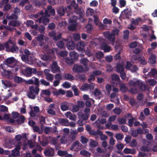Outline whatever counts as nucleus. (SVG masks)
<instances>
[{"label": "nucleus", "mask_w": 157, "mask_h": 157, "mask_svg": "<svg viewBox=\"0 0 157 157\" xmlns=\"http://www.w3.org/2000/svg\"><path fill=\"white\" fill-rule=\"evenodd\" d=\"M157 75V71L155 68L151 69L150 72H149L147 75L150 77H154Z\"/></svg>", "instance_id": "30"}, {"label": "nucleus", "mask_w": 157, "mask_h": 157, "mask_svg": "<svg viewBox=\"0 0 157 157\" xmlns=\"http://www.w3.org/2000/svg\"><path fill=\"white\" fill-rule=\"evenodd\" d=\"M67 10V8L64 7L63 6H61L58 9L57 13L59 15L63 16L64 15Z\"/></svg>", "instance_id": "21"}, {"label": "nucleus", "mask_w": 157, "mask_h": 157, "mask_svg": "<svg viewBox=\"0 0 157 157\" xmlns=\"http://www.w3.org/2000/svg\"><path fill=\"white\" fill-rule=\"evenodd\" d=\"M124 13L125 17L128 18L130 17L131 15V12L130 9H125L122 13Z\"/></svg>", "instance_id": "28"}, {"label": "nucleus", "mask_w": 157, "mask_h": 157, "mask_svg": "<svg viewBox=\"0 0 157 157\" xmlns=\"http://www.w3.org/2000/svg\"><path fill=\"white\" fill-rule=\"evenodd\" d=\"M135 81L136 84V88H139L143 91L144 90L146 89V86L143 84L141 80H138Z\"/></svg>", "instance_id": "18"}, {"label": "nucleus", "mask_w": 157, "mask_h": 157, "mask_svg": "<svg viewBox=\"0 0 157 157\" xmlns=\"http://www.w3.org/2000/svg\"><path fill=\"white\" fill-rule=\"evenodd\" d=\"M48 40V38L46 37L45 38L44 40L45 42L43 43L39 44L40 46L42 47L43 49L46 51L48 52V51L49 50L50 53H53V51L51 49H49V46L48 44V42L47 41Z\"/></svg>", "instance_id": "8"}, {"label": "nucleus", "mask_w": 157, "mask_h": 157, "mask_svg": "<svg viewBox=\"0 0 157 157\" xmlns=\"http://www.w3.org/2000/svg\"><path fill=\"white\" fill-rule=\"evenodd\" d=\"M6 18L9 20H17L18 19V17L17 15L15 14L14 13H13V14H11V15H10L9 16H6Z\"/></svg>", "instance_id": "37"}, {"label": "nucleus", "mask_w": 157, "mask_h": 157, "mask_svg": "<svg viewBox=\"0 0 157 157\" xmlns=\"http://www.w3.org/2000/svg\"><path fill=\"white\" fill-rule=\"evenodd\" d=\"M66 62L68 64H71L73 63V59L71 57H67L65 59Z\"/></svg>", "instance_id": "56"}, {"label": "nucleus", "mask_w": 157, "mask_h": 157, "mask_svg": "<svg viewBox=\"0 0 157 157\" xmlns=\"http://www.w3.org/2000/svg\"><path fill=\"white\" fill-rule=\"evenodd\" d=\"M84 113L90 116V113L91 112L90 109L89 108H85L83 110Z\"/></svg>", "instance_id": "64"}, {"label": "nucleus", "mask_w": 157, "mask_h": 157, "mask_svg": "<svg viewBox=\"0 0 157 157\" xmlns=\"http://www.w3.org/2000/svg\"><path fill=\"white\" fill-rule=\"evenodd\" d=\"M65 117L69 119L75 121L76 120L77 117L75 114L72 113L70 111L66 112L65 114Z\"/></svg>", "instance_id": "17"}, {"label": "nucleus", "mask_w": 157, "mask_h": 157, "mask_svg": "<svg viewBox=\"0 0 157 157\" xmlns=\"http://www.w3.org/2000/svg\"><path fill=\"white\" fill-rule=\"evenodd\" d=\"M96 56L98 59H101L103 57L104 54L101 52H98L96 54Z\"/></svg>", "instance_id": "55"}, {"label": "nucleus", "mask_w": 157, "mask_h": 157, "mask_svg": "<svg viewBox=\"0 0 157 157\" xmlns=\"http://www.w3.org/2000/svg\"><path fill=\"white\" fill-rule=\"evenodd\" d=\"M72 70L73 72L75 73H79L83 71V68L81 65L78 64H75L73 67Z\"/></svg>", "instance_id": "11"}, {"label": "nucleus", "mask_w": 157, "mask_h": 157, "mask_svg": "<svg viewBox=\"0 0 157 157\" xmlns=\"http://www.w3.org/2000/svg\"><path fill=\"white\" fill-rule=\"evenodd\" d=\"M22 73L27 77H29L33 74H36V69L35 68L26 67L25 70H22Z\"/></svg>", "instance_id": "3"}, {"label": "nucleus", "mask_w": 157, "mask_h": 157, "mask_svg": "<svg viewBox=\"0 0 157 157\" xmlns=\"http://www.w3.org/2000/svg\"><path fill=\"white\" fill-rule=\"evenodd\" d=\"M105 52H109L111 50V48L110 46L106 45L102 46Z\"/></svg>", "instance_id": "63"}, {"label": "nucleus", "mask_w": 157, "mask_h": 157, "mask_svg": "<svg viewBox=\"0 0 157 157\" xmlns=\"http://www.w3.org/2000/svg\"><path fill=\"white\" fill-rule=\"evenodd\" d=\"M40 89L38 86H30L29 87L28 91L27 92L28 97L30 99H34L36 95L39 93Z\"/></svg>", "instance_id": "2"}, {"label": "nucleus", "mask_w": 157, "mask_h": 157, "mask_svg": "<svg viewBox=\"0 0 157 157\" xmlns=\"http://www.w3.org/2000/svg\"><path fill=\"white\" fill-rule=\"evenodd\" d=\"M6 62L7 66L13 68L12 70L13 71L16 72L20 68L17 61L13 57L7 58L6 60Z\"/></svg>", "instance_id": "1"}, {"label": "nucleus", "mask_w": 157, "mask_h": 157, "mask_svg": "<svg viewBox=\"0 0 157 157\" xmlns=\"http://www.w3.org/2000/svg\"><path fill=\"white\" fill-rule=\"evenodd\" d=\"M103 35L104 36L111 42L112 44H114L115 42V37L113 33L107 31L104 32Z\"/></svg>", "instance_id": "4"}, {"label": "nucleus", "mask_w": 157, "mask_h": 157, "mask_svg": "<svg viewBox=\"0 0 157 157\" xmlns=\"http://www.w3.org/2000/svg\"><path fill=\"white\" fill-rule=\"evenodd\" d=\"M51 132L52 133H54L55 134H58V131L57 130V128L55 126H53L52 127H51Z\"/></svg>", "instance_id": "51"}, {"label": "nucleus", "mask_w": 157, "mask_h": 157, "mask_svg": "<svg viewBox=\"0 0 157 157\" xmlns=\"http://www.w3.org/2000/svg\"><path fill=\"white\" fill-rule=\"evenodd\" d=\"M76 79L77 80H81L84 81L86 79L85 75L82 74H78L76 76Z\"/></svg>", "instance_id": "32"}, {"label": "nucleus", "mask_w": 157, "mask_h": 157, "mask_svg": "<svg viewBox=\"0 0 157 157\" xmlns=\"http://www.w3.org/2000/svg\"><path fill=\"white\" fill-rule=\"evenodd\" d=\"M90 141L89 143V145L90 147H97L98 144V143L96 140L93 139H90Z\"/></svg>", "instance_id": "35"}, {"label": "nucleus", "mask_w": 157, "mask_h": 157, "mask_svg": "<svg viewBox=\"0 0 157 157\" xmlns=\"http://www.w3.org/2000/svg\"><path fill=\"white\" fill-rule=\"evenodd\" d=\"M80 141L83 144H86L89 141L88 139L85 136L81 135L80 136Z\"/></svg>", "instance_id": "29"}, {"label": "nucleus", "mask_w": 157, "mask_h": 157, "mask_svg": "<svg viewBox=\"0 0 157 157\" xmlns=\"http://www.w3.org/2000/svg\"><path fill=\"white\" fill-rule=\"evenodd\" d=\"M120 87V90L123 92H125L128 90L127 87L125 86L124 83H121L119 84Z\"/></svg>", "instance_id": "36"}, {"label": "nucleus", "mask_w": 157, "mask_h": 157, "mask_svg": "<svg viewBox=\"0 0 157 157\" xmlns=\"http://www.w3.org/2000/svg\"><path fill=\"white\" fill-rule=\"evenodd\" d=\"M69 55L72 59H75L78 56V54L75 51H72L70 52Z\"/></svg>", "instance_id": "48"}, {"label": "nucleus", "mask_w": 157, "mask_h": 157, "mask_svg": "<svg viewBox=\"0 0 157 157\" xmlns=\"http://www.w3.org/2000/svg\"><path fill=\"white\" fill-rule=\"evenodd\" d=\"M51 71L53 73H55L60 71L59 67L57 65V63L56 61H54L51 65Z\"/></svg>", "instance_id": "12"}, {"label": "nucleus", "mask_w": 157, "mask_h": 157, "mask_svg": "<svg viewBox=\"0 0 157 157\" xmlns=\"http://www.w3.org/2000/svg\"><path fill=\"white\" fill-rule=\"evenodd\" d=\"M77 19L78 17L76 16H74L69 18V22L71 23L75 22Z\"/></svg>", "instance_id": "53"}, {"label": "nucleus", "mask_w": 157, "mask_h": 157, "mask_svg": "<svg viewBox=\"0 0 157 157\" xmlns=\"http://www.w3.org/2000/svg\"><path fill=\"white\" fill-rule=\"evenodd\" d=\"M44 13L48 17H50V15L54 16L55 14V12L54 9L52 8V6H48L47 9L45 10Z\"/></svg>", "instance_id": "10"}, {"label": "nucleus", "mask_w": 157, "mask_h": 157, "mask_svg": "<svg viewBox=\"0 0 157 157\" xmlns=\"http://www.w3.org/2000/svg\"><path fill=\"white\" fill-rule=\"evenodd\" d=\"M100 131V130H98L96 131H95L94 130H91L89 132V133L90 135L97 136L98 135Z\"/></svg>", "instance_id": "52"}, {"label": "nucleus", "mask_w": 157, "mask_h": 157, "mask_svg": "<svg viewBox=\"0 0 157 157\" xmlns=\"http://www.w3.org/2000/svg\"><path fill=\"white\" fill-rule=\"evenodd\" d=\"M123 152L125 154H135L136 151L134 149H130L128 148H125L123 150Z\"/></svg>", "instance_id": "22"}, {"label": "nucleus", "mask_w": 157, "mask_h": 157, "mask_svg": "<svg viewBox=\"0 0 157 157\" xmlns=\"http://www.w3.org/2000/svg\"><path fill=\"white\" fill-rule=\"evenodd\" d=\"M33 129L34 132H38L39 134H41L43 132V130L42 129H40L38 126H34L33 127Z\"/></svg>", "instance_id": "47"}, {"label": "nucleus", "mask_w": 157, "mask_h": 157, "mask_svg": "<svg viewBox=\"0 0 157 157\" xmlns=\"http://www.w3.org/2000/svg\"><path fill=\"white\" fill-rule=\"evenodd\" d=\"M98 135L100 136V139L102 141H106V140L108 139V137L105 135L102 134V132L100 131Z\"/></svg>", "instance_id": "38"}, {"label": "nucleus", "mask_w": 157, "mask_h": 157, "mask_svg": "<svg viewBox=\"0 0 157 157\" xmlns=\"http://www.w3.org/2000/svg\"><path fill=\"white\" fill-rule=\"evenodd\" d=\"M124 68L123 66L121 65L118 64L116 67V71L117 72L121 73L124 71Z\"/></svg>", "instance_id": "41"}, {"label": "nucleus", "mask_w": 157, "mask_h": 157, "mask_svg": "<svg viewBox=\"0 0 157 157\" xmlns=\"http://www.w3.org/2000/svg\"><path fill=\"white\" fill-rule=\"evenodd\" d=\"M62 35L60 32L57 33L55 30L50 32L49 35L50 36L53 37V39L55 41H57L60 39Z\"/></svg>", "instance_id": "7"}, {"label": "nucleus", "mask_w": 157, "mask_h": 157, "mask_svg": "<svg viewBox=\"0 0 157 157\" xmlns=\"http://www.w3.org/2000/svg\"><path fill=\"white\" fill-rule=\"evenodd\" d=\"M80 62L82 64L86 67V68L85 71H88V68L86 67V66H87L89 60L87 59V58H82L80 60Z\"/></svg>", "instance_id": "25"}, {"label": "nucleus", "mask_w": 157, "mask_h": 157, "mask_svg": "<svg viewBox=\"0 0 157 157\" xmlns=\"http://www.w3.org/2000/svg\"><path fill=\"white\" fill-rule=\"evenodd\" d=\"M22 143L19 142L18 144L16 145L15 148L12 151L11 155L13 156H20V150L21 148Z\"/></svg>", "instance_id": "6"}, {"label": "nucleus", "mask_w": 157, "mask_h": 157, "mask_svg": "<svg viewBox=\"0 0 157 157\" xmlns=\"http://www.w3.org/2000/svg\"><path fill=\"white\" fill-rule=\"evenodd\" d=\"M94 95L96 96H98L99 99H100L101 97V91L98 89H96L94 92Z\"/></svg>", "instance_id": "40"}, {"label": "nucleus", "mask_w": 157, "mask_h": 157, "mask_svg": "<svg viewBox=\"0 0 157 157\" xmlns=\"http://www.w3.org/2000/svg\"><path fill=\"white\" fill-rule=\"evenodd\" d=\"M36 39L38 41L39 44L43 43L45 42V40H44V36L42 34L39 35L37 37Z\"/></svg>", "instance_id": "44"}, {"label": "nucleus", "mask_w": 157, "mask_h": 157, "mask_svg": "<svg viewBox=\"0 0 157 157\" xmlns=\"http://www.w3.org/2000/svg\"><path fill=\"white\" fill-rule=\"evenodd\" d=\"M126 120L127 117H126L119 118L117 119V121L120 124H125Z\"/></svg>", "instance_id": "46"}, {"label": "nucleus", "mask_w": 157, "mask_h": 157, "mask_svg": "<svg viewBox=\"0 0 157 157\" xmlns=\"http://www.w3.org/2000/svg\"><path fill=\"white\" fill-rule=\"evenodd\" d=\"M80 154L85 157H90L91 154L90 152L85 150H82L80 151Z\"/></svg>", "instance_id": "31"}, {"label": "nucleus", "mask_w": 157, "mask_h": 157, "mask_svg": "<svg viewBox=\"0 0 157 157\" xmlns=\"http://www.w3.org/2000/svg\"><path fill=\"white\" fill-rule=\"evenodd\" d=\"M40 56L41 59L44 61H50L52 59L51 57L48 55L40 54Z\"/></svg>", "instance_id": "27"}, {"label": "nucleus", "mask_w": 157, "mask_h": 157, "mask_svg": "<svg viewBox=\"0 0 157 157\" xmlns=\"http://www.w3.org/2000/svg\"><path fill=\"white\" fill-rule=\"evenodd\" d=\"M85 46V44L82 41H79L77 44V49L79 51L83 52L85 50L84 47Z\"/></svg>", "instance_id": "16"}, {"label": "nucleus", "mask_w": 157, "mask_h": 157, "mask_svg": "<svg viewBox=\"0 0 157 157\" xmlns=\"http://www.w3.org/2000/svg\"><path fill=\"white\" fill-rule=\"evenodd\" d=\"M4 28L6 30L10 32L13 31V30L14 29L13 28H11L10 26H8V25L6 26L2 25L0 26V29H2Z\"/></svg>", "instance_id": "50"}, {"label": "nucleus", "mask_w": 157, "mask_h": 157, "mask_svg": "<svg viewBox=\"0 0 157 157\" xmlns=\"http://www.w3.org/2000/svg\"><path fill=\"white\" fill-rule=\"evenodd\" d=\"M60 123L63 125H68L69 121L67 119H61L59 120Z\"/></svg>", "instance_id": "43"}, {"label": "nucleus", "mask_w": 157, "mask_h": 157, "mask_svg": "<svg viewBox=\"0 0 157 157\" xmlns=\"http://www.w3.org/2000/svg\"><path fill=\"white\" fill-rule=\"evenodd\" d=\"M111 79L113 80L116 81H118L120 80L119 76L116 74L111 75Z\"/></svg>", "instance_id": "49"}, {"label": "nucleus", "mask_w": 157, "mask_h": 157, "mask_svg": "<svg viewBox=\"0 0 157 157\" xmlns=\"http://www.w3.org/2000/svg\"><path fill=\"white\" fill-rule=\"evenodd\" d=\"M32 78L33 80V84L36 86H38L39 85V79L34 77H33Z\"/></svg>", "instance_id": "58"}, {"label": "nucleus", "mask_w": 157, "mask_h": 157, "mask_svg": "<svg viewBox=\"0 0 157 157\" xmlns=\"http://www.w3.org/2000/svg\"><path fill=\"white\" fill-rule=\"evenodd\" d=\"M45 27L42 25H40L39 27L38 30L39 32L42 34L44 33V30Z\"/></svg>", "instance_id": "62"}, {"label": "nucleus", "mask_w": 157, "mask_h": 157, "mask_svg": "<svg viewBox=\"0 0 157 157\" xmlns=\"http://www.w3.org/2000/svg\"><path fill=\"white\" fill-rule=\"evenodd\" d=\"M44 154L46 156L52 157L55 154L54 149L51 147L46 149L44 151Z\"/></svg>", "instance_id": "13"}, {"label": "nucleus", "mask_w": 157, "mask_h": 157, "mask_svg": "<svg viewBox=\"0 0 157 157\" xmlns=\"http://www.w3.org/2000/svg\"><path fill=\"white\" fill-rule=\"evenodd\" d=\"M67 46L69 50H73L75 48V44L73 42L70 41L68 42Z\"/></svg>", "instance_id": "34"}, {"label": "nucleus", "mask_w": 157, "mask_h": 157, "mask_svg": "<svg viewBox=\"0 0 157 157\" xmlns=\"http://www.w3.org/2000/svg\"><path fill=\"white\" fill-rule=\"evenodd\" d=\"M14 82L18 83H21L23 82V79L21 78L18 76H16L14 78Z\"/></svg>", "instance_id": "45"}, {"label": "nucleus", "mask_w": 157, "mask_h": 157, "mask_svg": "<svg viewBox=\"0 0 157 157\" xmlns=\"http://www.w3.org/2000/svg\"><path fill=\"white\" fill-rule=\"evenodd\" d=\"M25 120V117L23 115H21L16 120V121L18 124H21L24 122Z\"/></svg>", "instance_id": "33"}, {"label": "nucleus", "mask_w": 157, "mask_h": 157, "mask_svg": "<svg viewBox=\"0 0 157 157\" xmlns=\"http://www.w3.org/2000/svg\"><path fill=\"white\" fill-rule=\"evenodd\" d=\"M8 108L3 105H0V112H5L6 111H8Z\"/></svg>", "instance_id": "59"}, {"label": "nucleus", "mask_w": 157, "mask_h": 157, "mask_svg": "<svg viewBox=\"0 0 157 157\" xmlns=\"http://www.w3.org/2000/svg\"><path fill=\"white\" fill-rule=\"evenodd\" d=\"M90 85L88 84H85L81 87V90H87L90 88Z\"/></svg>", "instance_id": "57"}, {"label": "nucleus", "mask_w": 157, "mask_h": 157, "mask_svg": "<svg viewBox=\"0 0 157 157\" xmlns=\"http://www.w3.org/2000/svg\"><path fill=\"white\" fill-rule=\"evenodd\" d=\"M21 22L17 20H13L9 21L8 23V26H10L11 28L14 29L13 31L14 30H16V29L15 28V27H18L21 25Z\"/></svg>", "instance_id": "9"}, {"label": "nucleus", "mask_w": 157, "mask_h": 157, "mask_svg": "<svg viewBox=\"0 0 157 157\" xmlns=\"http://www.w3.org/2000/svg\"><path fill=\"white\" fill-rule=\"evenodd\" d=\"M18 50L19 48L16 45H12L10 47V48L8 52H11L13 53H17L18 52Z\"/></svg>", "instance_id": "26"}, {"label": "nucleus", "mask_w": 157, "mask_h": 157, "mask_svg": "<svg viewBox=\"0 0 157 157\" xmlns=\"http://www.w3.org/2000/svg\"><path fill=\"white\" fill-rule=\"evenodd\" d=\"M46 76V78L48 80L52 82L53 79L54 77L52 74L50 73V70L49 69H45L44 71Z\"/></svg>", "instance_id": "14"}, {"label": "nucleus", "mask_w": 157, "mask_h": 157, "mask_svg": "<svg viewBox=\"0 0 157 157\" xmlns=\"http://www.w3.org/2000/svg\"><path fill=\"white\" fill-rule=\"evenodd\" d=\"M63 78L65 79L70 81L74 80L75 79L74 76L70 73L65 74L64 75Z\"/></svg>", "instance_id": "24"}, {"label": "nucleus", "mask_w": 157, "mask_h": 157, "mask_svg": "<svg viewBox=\"0 0 157 157\" xmlns=\"http://www.w3.org/2000/svg\"><path fill=\"white\" fill-rule=\"evenodd\" d=\"M51 129L50 127L46 126L44 128V132L46 134H48L49 133L51 132Z\"/></svg>", "instance_id": "60"}, {"label": "nucleus", "mask_w": 157, "mask_h": 157, "mask_svg": "<svg viewBox=\"0 0 157 157\" xmlns=\"http://www.w3.org/2000/svg\"><path fill=\"white\" fill-rule=\"evenodd\" d=\"M56 45L60 48H63L64 44L63 41L59 40L56 43Z\"/></svg>", "instance_id": "54"}, {"label": "nucleus", "mask_w": 157, "mask_h": 157, "mask_svg": "<svg viewBox=\"0 0 157 157\" xmlns=\"http://www.w3.org/2000/svg\"><path fill=\"white\" fill-rule=\"evenodd\" d=\"M82 144H80L78 141H76L75 142L72 144L70 148L71 150H74L76 151H78V149L80 147Z\"/></svg>", "instance_id": "15"}, {"label": "nucleus", "mask_w": 157, "mask_h": 157, "mask_svg": "<svg viewBox=\"0 0 157 157\" xmlns=\"http://www.w3.org/2000/svg\"><path fill=\"white\" fill-rule=\"evenodd\" d=\"M98 122L102 124H104L106 122V119L105 118H102L100 121L98 119L97 120L94 124H96V127L98 128L102 129L103 128V126L98 124H97L98 123Z\"/></svg>", "instance_id": "23"}, {"label": "nucleus", "mask_w": 157, "mask_h": 157, "mask_svg": "<svg viewBox=\"0 0 157 157\" xmlns=\"http://www.w3.org/2000/svg\"><path fill=\"white\" fill-rule=\"evenodd\" d=\"M42 16L39 19L36 20V21L39 23H42L44 25H46L49 22V19L48 16L43 12L41 14Z\"/></svg>", "instance_id": "5"}, {"label": "nucleus", "mask_w": 157, "mask_h": 157, "mask_svg": "<svg viewBox=\"0 0 157 157\" xmlns=\"http://www.w3.org/2000/svg\"><path fill=\"white\" fill-rule=\"evenodd\" d=\"M67 151H62L61 150H59L57 152V154L58 155L60 156H66L67 154Z\"/></svg>", "instance_id": "42"}, {"label": "nucleus", "mask_w": 157, "mask_h": 157, "mask_svg": "<svg viewBox=\"0 0 157 157\" xmlns=\"http://www.w3.org/2000/svg\"><path fill=\"white\" fill-rule=\"evenodd\" d=\"M60 108L63 111L68 110L70 106L69 103L67 102H65L60 104Z\"/></svg>", "instance_id": "19"}, {"label": "nucleus", "mask_w": 157, "mask_h": 157, "mask_svg": "<svg viewBox=\"0 0 157 157\" xmlns=\"http://www.w3.org/2000/svg\"><path fill=\"white\" fill-rule=\"evenodd\" d=\"M115 137L118 140H121L124 137V135L121 133H118L116 135Z\"/></svg>", "instance_id": "61"}, {"label": "nucleus", "mask_w": 157, "mask_h": 157, "mask_svg": "<svg viewBox=\"0 0 157 157\" xmlns=\"http://www.w3.org/2000/svg\"><path fill=\"white\" fill-rule=\"evenodd\" d=\"M149 60L151 64H154L156 62V56L155 55L153 54L149 55Z\"/></svg>", "instance_id": "39"}, {"label": "nucleus", "mask_w": 157, "mask_h": 157, "mask_svg": "<svg viewBox=\"0 0 157 157\" xmlns=\"http://www.w3.org/2000/svg\"><path fill=\"white\" fill-rule=\"evenodd\" d=\"M1 82L2 84L6 88L14 87L16 86V85H12L11 82L9 80H2Z\"/></svg>", "instance_id": "20"}]
</instances>
